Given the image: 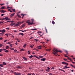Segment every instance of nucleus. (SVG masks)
I'll return each instance as SVG.
<instances>
[{"mask_svg": "<svg viewBox=\"0 0 75 75\" xmlns=\"http://www.w3.org/2000/svg\"><path fill=\"white\" fill-rule=\"evenodd\" d=\"M5 20H10V18H8V17H6L5 18Z\"/></svg>", "mask_w": 75, "mask_h": 75, "instance_id": "nucleus-5", "label": "nucleus"}, {"mask_svg": "<svg viewBox=\"0 0 75 75\" xmlns=\"http://www.w3.org/2000/svg\"><path fill=\"white\" fill-rule=\"evenodd\" d=\"M24 49H22L20 50L21 51H24Z\"/></svg>", "mask_w": 75, "mask_h": 75, "instance_id": "nucleus-30", "label": "nucleus"}, {"mask_svg": "<svg viewBox=\"0 0 75 75\" xmlns=\"http://www.w3.org/2000/svg\"><path fill=\"white\" fill-rule=\"evenodd\" d=\"M64 57H67V58H69V57H68V56H67V55H65Z\"/></svg>", "mask_w": 75, "mask_h": 75, "instance_id": "nucleus-55", "label": "nucleus"}, {"mask_svg": "<svg viewBox=\"0 0 75 75\" xmlns=\"http://www.w3.org/2000/svg\"><path fill=\"white\" fill-rule=\"evenodd\" d=\"M70 65H71V67H74V65H72V64H70Z\"/></svg>", "mask_w": 75, "mask_h": 75, "instance_id": "nucleus-56", "label": "nucleus"}, {"mask_svg": "<svg viewBox=\"0 0 75 75\" xmlns=\"http://www.w3.org/2000/svg\"><path fill=\"white\" fill-rule=\"evenodd\" d=\"M17 69H18L19 68H21V66H17L16 67Z\"/></svg>", "mask_w": 75, "mask_h": 75, "instance_id": "nucleus-15", "label": "nucleus"}, {"mask_svg": "<svg viewBox=\"0 0 75 75\" xmlns=\"http://www.w3.org/2000/svg\"><path fill=\"white\" fill-rule=\"evenodd\" d=\"M33 56H30L29 57V58H33Z\"/></svg>", "mask_w": 75, "mask_h": 75, "instance_id": "nucleus-26", "label": "nucleus"}, {"mask_svg": "<svg viewBox=\"0 0 75 75\" xmlns=\"http://www.w3.org/2000/svg\"><path fill=\"white\" fill-rule=\"evenodd\" d=\"M17 16H18V17H19V18H21V16H20V15L17 14Z\"/></svg>", "mask_w": 75, "mask_h": 75, "instance_id": "nucleus-25", "label": "nucleus"}, {"mask_svg": "<svg viewBox=\"0 0 75 75\" xmlns=\"http://www.w3.org/2000/svg\"><path fill=\"white\" fill-rule=\"evenodd\" d=\"M53 51L55 53H57L58 52H62V51H61V50H59V51L58 50V49H56L55 48H54L53 49Z\"/></svg>", "mask_w": 75, "mask_h": 75, "instance_id": "nucleus-1", "label": "nucleus"}, {"mask_svg": "<svg viewBox=\"0 0 75 75\" xmlns=\"http://www.w3.org/2000/svg\"><path fill=\"white\" fill-rule=\"evenodd\" d=\"M8 48H9V47L8 46H6V50H8Z\"/></svg>", "mask_w": 75, "mask_h": 75, "instance_id": "nucleus-20", "label": "nucleus"}, {"mask_svg": "<svg viewBox=\"0 0 75 75\" xmlns=\"http://www.w3.org/2000/svg\"><path fill=\"white\" fill-rule=\"evenodd\" d=\"M66 67V69H67V68H69V67Z\"/></svg>", "mask_w": 75, "mask_h": 75, "instance_id": "nucleus-61", "label": "nucleus"}, {"mask_svg": "<svg viewBox=\"0 0 75 75\" xmlns=\"http://www.w3.org/2000/svg\"><path fill=\"white\" fill-rule=\"evenodd\" d=\"M31 21L32 22L30 23V25H33L35 24V23H34V19H31Z\"/></svg>", "mask_w": 75, "mask_h": 75, "instance_id": "nucleus-2", "label": "nucleus"}, {"mask_svg": "<svg viewBox=\"0 0 75 75\" xmlns=\"http://www.w3.org/2000/svg\"><path fill=\"white\" fill-rule=\"evenodd\" d=\"M14 25V24H13V23H12L11 24H10L11 25H12V26H13V25Z\"/></svg>", "mask_w": 75, "mask_h": 75, "instance_id": "nucleus-35", "label": "nucleus"}, {"mask_svg": "<svg viewBox=\"0 0 75 75\" xmlns=\"http://www.w3.org/2000/svg\"><path fill=\"white\" fill-rule=\"evenodd\" d=\"M26 46H27V45L25 44L24 45H23V47L24 48H25V47Z\"/></svg>", "mask_w": 75, "mask_h": 75, "instance_id": "nucleus-28", "label": "nucleus"}, {"mask_svg": "<svg viewBox=\"0 0 75 75\" xmlns=\"http://www.w3.org/2000/svg\"><path fill=\"white\" fill-rule=\"evenodd\" d=\"M3 45L2 44H0V47H2Z\"/></svg>", "mask_w": 75, "mask_h": 75, "instance_id": "nucleus-34", "label": "nucleus"}, {"mask_svg": "<svg viewBox=\"0 0 75 75\" xmlns=\"http://www.w3.org/2000/svg\"><path fill=\"white\" fill-rule=\"evenodd\" d=\"M62 64H66V65H67V66H65L64 67H67V66H68V63H66V62H62Z\"/></svg>", "mask_w": 75, "mask_h": 75, "instance_id": "nucleus-3", "label": "nucleus"}, {"mask_svg": "<svg viewBox=\"0 0 75 75\" xmlns=\"http://www.w3.org/2000/svg\"><path fill=\"white\" fill-rule=\"evenodd\" d=\"M54 68H55L52 67V68H51V69H54Z\"/></svg>", "mask_w": 75, "mask_h": 75, "instance_id": "nucleus-54", "label": "nucleus"}, {"mask_svg": "<svg viewBox=\"0 0 75 75\" xmlns=\"http://www.w3.org/2000/svg\"><path fill=\"white\" fill-rule=\"evenodd\" d=\"M47 69H48V70H50V68H49V67H47Z\"/></svg>", "mask_w": 75, "mask_h": 75, "instance_id": "nucleus-43", "label": "nucleus"}, {"mask_svg": "<svg viewBox=\"0 0 75 75\" xmlns=\"http://www.w3.org/2000/svg\"><path fill=\"white\" fill-rule=\"evenodd\" d=\"M15 44L16 45H17V44H18L17 42H16V43H15Z\"/></svg>", "mask_w": 75, "mask_h": 75, "instance_id": "nucleus-50", "label": "nucleus"}, {"mask_svg": "<svg viewBox=\"0 0 75 75\" xmlns=\"http://www.w3.org/2000/svg\"><path fill=\"white\" fill-rule=\"evenodd\" d=\"M30 47H31V48H33V46L31 45H30Z\"/></svg>", "mask_w": 75, "mask_h": 75, "instance_id": "nucleus-51", "label": "nucleus"}, {"mask_svg": "<svg viewBox=\"0 0 75 75\" xmlns=\"http://www.w3.org/2000/svg\"><path fill=\"white\" fill-rule=\"evenodd\" d=\"M4 52H9V50H5L4 51Z\"/></svg>", "mask_w": 75, "mask_h": 75, "instance_id": "nucleus-21", "label": "nucleus"}, {"mask_svg": "<svg viewBox=\"0 0 75 75\" xmlns=\"http://www.w3.org/2000/svg\"><path fill=\"white\" fill-rule=\"evenodd\" d=\"M36 58H38V59H40V58H38V57H36Z\"/></svg>", "mask_w": 75, "mask_h": 75, "instance_id": "nucleus-58", "label": "nucleus"}, {"mask_svg": "<svg viewBox=\"0 0 75 75\" xmlns=\"http://www.w3.org/2000/svg\"><path fill=\"white\" fill-rule=\"evenodd\" d=\"M46 59V58H43L41 59H40L41 61H45Z\"/></svg>", "mask_w": 75, "mask_h": 75, "instance_id": "nucleus-7", "label": "nucleus"}, {"mask_svg": "<svg viewBox=\"0 0 75 75\" xmlns=\"http://www.w3.org/2000/svg\"><path fill=\"white\" fill-rule=\"evenodd\" d=\"M14 14H15V13H12L10 15L11 17H13L14 16Z\"/></svg>", "mask_w": 75, "mask_h": 75, "instance_id": "nucleus-11", "label": "nucleus"}, {"mask_svg": "<svg viewBox=\"0 0 75 75\" xmlns=\"http://www.w3.org/2000/svg\"><path fill=\"white\" fill-rule=\"evenodd\" d=\"M59 69V70H60L61 71H63V72H65V71L64 70L62 69Z\"/></svg>", "mask_w": 75, "mask_h": 75, "instance_id": "nucleus-24", "label": "nucleus"}, {"mask_svg": "<svg viewBox=\"0 0 75 75\" xmlns=\"http://www.w3.org/2000/svg\"><path fill=\"white\" fill-rule=\"evenodd\" d=\"M27 31V30H20L19 31H22V32H24L25 31Z\"/></svg>", "mask_w": 75, "mask_h": 75, "instance_id": "nucleus-19", "label": "nucleus"}, {"mask_svg": "<svg viewBox=\"0 0 75 75\" xmlns=\"http://www.w3.org/2000/svg\"><path fill=\"white\" fill-rule=\"evenodd\" d=\"M39 57V58H44V56H40Z\"/></svg>", "mask_w": 75, "mask_h": 75, "instance_id": "nucleus-22", "label": "nucleus"}, {"mask_svg": "<svg viewBox=\"0 0 75 75\" xmlns=\"http://www.w3.org/2000/svg\"><path fill=\"white\" fill-rule=\"evenodd\" d=\"M3 51V49H0V52H1Z\"/></svg>", "mask_w": 75, "mask_h": 75, "instance_id": "nucleus-36", "label": "nucleus"}, {"mask_svg": "<svg viewBox=\"0 0 75 75\" xmlns=\"http://www.w3.org/2000/svg\"><path fill=\"white\" fill-rule=\"evenodd\" d=\"M12 10L13 12H15V11H16V9H12Z\"/></svg>", "mask_w": 75, "mask_h": 75, "instance_id": "nucleus-27", "label": "nucleus"}, {"mask_svg": "<svg viewBox=\"0 0 75 75\" xmlns=\"http://www.w3.org/2000/svg\"><path fill=\"white\" fill-rule=\"evenodd\" d=\"M18 35H22V36H23V35H24V34H23V33H20L18 34Z\"/></svg>", "mask_w": 75, "mask_h": 75, "instance_id": "nucleus-12", "label": "nucleus"}, {"mask_svg": "<svg viewBox=\"0 0 75 75\" xmlns=\"http://www.w3.org/2000/svg\"><path fill=\"white\" fill-rule=\"evenodd\" d=\"M11 37H13V38H14V36H13V35H12L11 36Z\"/></svg>", "mask_w": 75, "mask_h": 75, "instance_id": "nucleus-53", "label": "nucleus"}, {"mask_svg": "<svg viewBox=\"0 0 75 75\" xmlns=\"http://www.w3.org/2000/svg\"><path fill=\"white\" fill-rule=\"evenodd\" d=\"M8 34H5V35H6L7 36H8Z\"/></svg>", "mask_w": 75, "mask_h": 75, "instance_id": "nucleus-62", "label": "nucleus"}, {"mask_svg": "<svg viewBox=\"0 0 75 75\" xmlns=\"http://www.w3.org/2000/svg\"><path fill=\"white\" fill-rule=\"evenodd\" d=\"M11 23H14V21H10Z\"/></svg>", "mask_w": 75, "mask_h": 75, "instance_id": "nucleus-37", "label": "nucleus"}, {"mask_svg": "<svg viewBox=\"0 0 75 75\" xmlns=\"http://www.w3.org/2000/svg\"><path fill=\"white\" fill-rule=\"evenodd\" d=\"M49 75H52V73H50L49 74Z\"/></svg>", "mask_w": 75, "mask_h": 75, "instance_id": "nucleus-63", "label": "nucleus"}, {"mask_svg": "<svg viewBox=\"0 0 75 75\" xmlns=\"http://www.w3.org/2000/svg\"><path fill=\"white\" fill-rule=\"evenodd\" d=\"M45 30H46V31L47 33H48V32H47V28H45Z\"/></svg>", "mask_w": 75, "mask_h": 75, "instance_id": "nucleus-52", "label": "nucleus"}, {"mask_svg": "<svg viewBox=\"0 0 75 75\" xmlns=\"http://www.w3.org/2000/svg\"><path fill=\"white\" fill-rule=\"evenodd\" d=\"M0 7H1V8L2 10H4V9H5V6H1Z\"/></svg>", "mask_w": 75, "mask_h": 75, "instance_id": "nucleus-10", "label": "nucleus"}, {"mask_svg": "<svg viewBox=\"0 0 75 75\" xmlns=\"http://www.w3.org/2000/svg\"><path fill=\"white\" fill-rule=\"evenodd\" d=\"M10 50H14V49L13 48H11V47H10Z\"/></svg>", "mask_w": 75, "mask_h": 75, "instance_id": "nucleus-23", "label": "nucleus"}, {"mask_svg": "<svg viewBox=\"0 0 75 75\" xmlns=\"http://www.w3.org/2000/svg\"><path fill=\"white\" fill-rule=\"evenodd\" d=\"M30 51H29L28 52V54H30Z\"/></svg>", "mask_w": 75, "mask_h": 75, "instance_id": "nucleus-42", "label": "nucleus"}, {"mask_svg": "<svg viewBox=\"0 0 75 75\" xmlns=\"http://www.w3.org/2000/svg\"><path fill=\"white\" fill-rule=\"evenodd\" d=\"M38 47H40V48H41V45H40L39 46H38Z\"/></svg>", "mask_w": 75, "mask_h": 75, "instance_id": "nucleus-49", "label": "nucleus"}, {"mask_svg": "<svg viewBox=\"0 0 75 75\" xmlns=\"http://www.w3.org/2000/svg\"><path fill=\"white\" fill-rule=\"evenodd\" d=\"M4 16V14L3 13L1 14V16Z\"/></svg>", "mask_w": 75, "mask_h": 75, "instance_id": "nucleus-47", "label": "nucleus"}, {"mask_svg": "<svg viewBox=\"0 0 75 75\" xmlns=\"http://www.w3.org/2000/svg\"><path fill=\"white\" fill-rule=\"evenodd\" d=\"M38 48L39 50H41V48L40 47H38Z\"/></svg>", "mask_w": 75, "mask_h": 75, "instance_id": "nucleus-57", "label": "nucleus"}, {"mask_svg": "<svg viewBox=\"0 0 75 75\" xmlns=\"http://www.w3.org/2000/svg\"><path fill=\"white\" fill-rule=\"evenodd\" d=\"M15 26H17V27H18V26H20V24H18V23L16 24Z\"/></svg>", "mask_w": 75, "mask_h": 75, "instance_id": "nucleus-13", "label": "nucleus"}, {"mask_svg": "<svg viewBox=\"0 0 75 75\" xmlns=\"http://www.w3.org/2000/svg\"><path fill=\"white\" fill-rule=\"evenodd\" d=\"M13 44H11V45H10V47H13L12 46Z\"/></svg>", "mask_w": 75, "mask_h": 75, "instance_id": "nucleus-38", "label": "nucleus"}, {"mask_svg": "<svg viewBox=\"0 0 75 75\" xmlns=\"http://www.w3.org/2000/svg\"><path fill=\"white\" fill-rule=\"evenodd\" d=\"M54 53V52H52V54H54V55H55V54H57V53Z\"/></svg>", "mask_w": 75, "mask_h": 75, "instance_id": "nucleus-46", "label": "nucleus"}, {"mask_svg": "<svg viewBox=\"0 0 75 75\" xmlns=\"http://www.w3.org/2000/svg\"><path fill=\"white\" fill-rule=\"evenodd\" d=\"M39 34H41V33H42V32H41V31H40L39 32Z\"/></svg>", "mask_w": 75, "mask_h": 75, "instance_id": "nucleus-44", "label": "nucleus"}, {"mask_svg": "<svg viewBox=\"0 0 75 75\" xmlns=\"http://www.w3.org/2000/svg\"><path fill=\"white\" fill-rule=\"evenodd\" d=\"M21 16H22V18H24V15L23 14V13H22L21 14Z\"/></svg>", "mask_w": 75, "mask_h": 75, "instance_id": "nucleus-16", "label": "nucleus"}, {"mask_svg": "<svg viewBox=\"0 0 75 75\" xmlns=\"http://www.w3.org/2000/svg\"><path fill=\"white\" fill-rule=\"evenodd\" d=\"M4 4H0V5H1V6H2L4 5Z\"/></svg>", "mask_w": 75, "mask_h": 75, "instance_id": "nucleus-39", "label": "nucleus"}, {"mask_svg": "<svg viewBox=\"0 0 75 75\" xmlns=\"http://www.w3.org/2000/svg\"><path fill=\"white\" fill-rule=\"evenodd\" d=\"M21 73H17V75H21Z\"/></svg>", "mask_w": 75, "mask_h": 75, "instance_id": "nucleus-31", "label": "nucleus"}, {"mask_svg": "<svg viewBox=\"0 0 75 75\" xmlns=\"http://www.w3.org/2000/svg\"><path fill=\"white\" fill-rule=\"evenodd\" d=\"M0 67H1V68H3L4 66H3V65L2 64H0Z\"/></svg>", "mask_w": 75, "mask_h": 75, "instance_id": "nucleus-18", "label": "nucleus"}, {"mask_svg": "<svg viewBox=\"0 0 75 75\" xmlns=\"http://www.w3.org/2000/svg\"><path fill=\"white\" fill-rule=\"evenodd\" d=\"M6 8L8 9V8H10V7H8H8H7V8Z\"/></svg>", "mask_w": 75, "mask_h": 75, "instance_id": "nucleus-60", "label": "nucleus"}, {"mask_svg": "<svg viewBox=\"0 0 75 75\" xmlns=\"http://www.w3.org/2000/svg\"><path fill=\"white\" fill-rule=\"evenodd\" d=\"M7 40H5L4 41V42H7Z\"/></svg>", "mask_w": 75, "mask_h": 75, "instance_id": "nucleus-41", "label": "nucleus"}, {"mask_svg": "<svg viewBox=\"0 0 75 75\" xmlns=\"http://www.w3.org/2000/svg\"><path fill=\"white\" fill-rule=\"evenodd\" d=\"M26 23L28 24V25H31V24H30V20H28L27 21Z\"/></svg>", "mask_w": 75, "mask_h": 75, "instance_id": "nucleus-4", "label": "nucleus"}, {"mask_svg": "<svg viewBox=\"0 0 75 75\" xmlns=\"http://www.w3.org/2000/svg\"><path fill=\"white\" fill-rule=\"evenodd\" d=\"M46 71H47V72H50V71L49 70H48L47 69H46Z\"/></svg>", "mask_w": 75, "mask_h": 75, "instance_id": "nucleus-29", "label": "nucleus"}, {"mask_svg": "<svg viewBox=\"0 0 75 75\" xmlns=\"http://www.w3.org/2000/svg\"><path fill=\"white\" fill-rule=\"evenodd\" d=\"M6 30H10V28H6Z\"/></svg>", "mask_w": 75, "mask_h": 75, "instance_id": "nucleus-45", "label": "nucleus"}, {"mask_svg": "<svg viewBox=\"0 0 75 75\" xmlns=\"http://www.w3.org/2000/svg\"><path fill=\"white\" fill-rule=\"evenodd\" d=\"M6 32V30L4 29H3V30H1V33H4Z\"/></svg>", "mask_w": 75, "mask_h": 75, "instance_id": "nucleus-8", "label": "nucleus"}, {"mask_svg": "<svg viewBox=\"0 0 75 75\" xmlns=\"http://www.w3.org/2000/svg\"><path fill=\"white\" fill-rule=\"evenodd\" d=\"M23 59H24V60H25V61H27V58H25V57H23Z\"/></svg>", "mask_w": 75, "mask_h": 75, "instance_id": "nucleus-9", "label": "nucleus"}, {"mask_svg": "<svg viewBox=\"0 0 75 75\" xmlns=\"http://www.w3.org/2000/svg\"><path fill=\"white\" fill-rule=\"evenodd\" d=\"M64 60V61H67V62H70L69 61H67L68 60H67V59H65L64 58L63 59Z\"/></svg>", "mask_w": 75, "mask_h": 75, "instance_id": "nucleus-17", "label": "nucleus"}, {"mask_svg": "<svg viewBox=\"0 0 75 75\" xmlns=\"http://www.w3.org/2000/svg\"><path fill=\"white\" fill-rule=\"evenodd\" d=\"M3 56V54H1V53H0V56Z\"/></svg>", "mask_w": 75, "mask_h": 75, "instance_id": "nucleus-33", "label": "nucleus"}, {"mask_svg": "<svg viewBox=\"0 0 75 75\" xmlns=\"http://www.w3.org/2000/svg\"><path fill=\"white\" fill-rule=\"evenodd\" d=\"M14 74L15 75H17V72H15L14 73Z\"/></svg>", "mask_w": 75, "mask_h": 75, "instance_id": "nucleus-40", "label": "nucleus"}, {"mask_svg": "<svg viewBox=\"0 0 75 75\" xmlns=\"http://www.w3.org/2000/svg\"><path fill=\"white\" fill-rule=\"evenodd\" d=\"M52 22L53 24H55V22H54V21H52Z\"/></svg>", "mask_w": 75, "mask_h": 75, "instance_id": "nucleus-32", "label": "nucleus"}, {"mask_svg": "<svg viewBox=\"0 0 75 75\" xmlns=\"http://www.w3.org/2000/svg\"><path fill=\"white\" fill-rule=\"evenodd\" d=\"M3 64L4 65H7V63L6 62H3Z\"/></svg>", "mask_w": 75, "mask_h": 75, "instance_id": "nucleus-14", "label": "nucleus"}, {"mask_svg": "<svg viewBox=\"0 0 75 75\" xmlns=\"http://www.w3.org/2000/svg\"><path fill=\"white\" fill-rule=\"evenodd\" d=\"M0 40H3V38L1 37V38H0Z\"/></svg>", "mask_w": 75, "mask_h": 75, "instance_id": "nucleus-48", "label": "nucleus"}, {"mask_svg": "<svg viewBox=\"0 0 75 75\" xmlns=\"http://www.w3.org/2000/svg\"><path fill=\"white\" fill-rule=\"evenodd\" d=\"M5 19V18H2V20H4Z\"/></svg>", "mask_w": 75, "mask_h": 75, "instance_id": "nucleus-59", "label": "nucleus"}, {"mask_svg": "<svg viewBox=\"0 0 75 75\" xmlns=\"http://www.w3.org/2000/svg\"><path fill=\"white\" fill-rule=\"evenodd\" d=\"M0 12H1L2 13H5V12H6V11H4L3 10H0Z\"/></svg>", "mask_w": 75, "mask_h": 75, "instance_id": "nucleus-6", "label": "nucleus"}, {"mask_svg": "<svg viewBox=\"0 0 75 75\" xmlns=\"http://www.w3.org/2000/svg\"><path fill=\"white\" fill-rule=\"evenodd\" d=\"M28 75H31V74H28Z\"/></svg>", "mask_w": 75, "mask_h": 75, "instance_id": "nucleus-64", "label": "nucleus"}]
</instances>
